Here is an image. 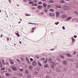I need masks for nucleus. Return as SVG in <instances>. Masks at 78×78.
<instances>
[{"label": "nucleus", "instance_id": "nucleus-62", "mask_svg": "<svg viewBox=\"0 0 78 78\" xmlns=\"http://www.w3.org/2000/svg\"><path fill=\"white\" fill-rule=\"evenodd\" d=\"M46 78H49V76H47L46 77Z\"/></svg>", "mask_w": 78, "mask_h": 78}, {"label": "nucleus", "instance_id": "nucleus-2", "mask_svg": "<svg viewBox=\"0 0 78 78\" xmlns=\"http://www.w3.org/2000/svg\"><path fill=\"white\" fill-rule=\"evenodd\" d=\"M49 16L51 17H54L55 14L53 13H49Z\"/></svg>", "mask_w": 78, "mask_h": 78}, {"label": "nucleus", "instance_id": "nucleus-35", "mask_svg": "<svg viewBox=\"0 0 78 78\" xmlns=\"http://www.w3.org/2000/svg\"><path fill=\"white\" fill-rule=\"evenodd\" d=\"M19 70L20 71H21V72H22V71H23V69H20V68H19Z\"/></svg>", "mask_w": 78, "mask_h": 78}, {"label": "nucleus", "instance_id": "nucleus-34", "mask_svg": "<svg viewBox=\"0 0 78 78\" xmlns=\"http://www.w3.org/2000/svg\"><path fill=\"white\" fill-rule=\"evenodd\" d=\"M25 16H30L31 15L27 13L25 14Z\"/></svg>", "mask_w": 78, "mask_h": 78}, {"label": "nucleus", "instance_id": "nucleus-28", "mask_svg": "<svg viewBox=\"0 0 78 78\" xmlns=\"http://www.w3.org/2000/svg\"><path fill=\"white\" fill-rule=\"evenodd\" d=\"M25 73H26V74H29V72L28 71L26 70Z\"/></svg>", "mask_w": 78, "mask_h": 78}, {"label": "nucleus", "instance_id": "nucleus-41", "mask_svg": "<svg viewBox=\"0 0 78 78\" xmlns=\"http://www.w3.org/2000/svg\"><path fill=\"white\" fill-rule=\"evenodd\" d=\"M76 68H78V63H76Z\"/></svg>", "mask_w": 78, "mask_h": 78}, {"label": "nucleus", "instance_id": "nucleus-25", "mask_svg": "<svg viewBox=\"0 0 78 78\" xmlns=\"http://www.w3.org/2000/svg\"><path fill=\"white\" fill-rule=\"evenodd\" d=\"M29 4H32V5H34V3H33V1L29 2Z\"/></svg>", "mask_w": 78, "mask_h": 78}, {"label": "nucleus", "instance_id": "nucleus-21", "mask_svg": "<svg viewBox=\"0 0 78 78\" xmlns=\"http://www.w3.org/2000/svg\"><path fill=\"white\" fill-rule=\"evenodd\" d=\"M2 63L3 64H4V65L6 64V63H5V61H4V60H2Z\"/></svg>", "mask_w": 78, "mask_h": 78}, {"label": "nucleus", "instance_id": "nucleus-15", "mask_svg": "<svg viewBox=\"0 0 78 78\" xmlns=\"http://www.w3.org/2000/svg\"><path fill=\"white\" fill-rule=\"evenodd\" d=\"M67 16V15H63L62 16V17L63 19H66V17Z\"/></svg>", "mask_w": 78, "mask_h": 78}, {"label": "nucleus", "instance_id": "nucleus-39", "mask_svg": "<svg viewBox=\"0 0 78 78\" xmlns=\"http://www.w3.org/2000/svg\"><path fill=\"white\" fill-rule=\"evenodd\" d=\"M48 61V60H46L44 61V63H45V64H46V63H47V62Z\"/></svg>", "mask_w": 78, "mask_h": 78}, {"label": "nucleus", "instance_id": "nucleus-55", "mask_svg": "<svg viewBox=\"0 0 78 78\" xmlns=\"http://www.w3.org/2000/svg\"><path fill=\"white\" fill-rule=\"evenodd\" d=\"M77 37V36H76V35L74 36V38H76Z\"/></svg>", "mask_w": 78, "mask_h": 78}, {"label": "nucleus", "instance_id": "nucleus-40", "mask_svg": "<svg viewBox=\"0 0 78 78\" xmlns=\"http://www.w3.org/2000/svg\"><path fill=\"white\" fill-rule=\"evenodd\" d=\"M59 23V22H57L56 23H55V25H58Z\"/></svg>", "mask_w": 78, "mask_h": 78}, {"label": "nucleus", "instance_id": "nucleus-37", "mask_svg": "<svg viewBox=\"0 0 78 78\" xmlns=\"http://www.w3.org/2000/svg\"><path fill=\"white\" fill-rule=\"evenodd\" d=\"M60 3L62 4H63V3H64V1H60Z\"/></svg>", "mask_w": 78, "mask_h": 78}, {"label": "nucleus", "instance_id": "nucleus-60", "mask_svg": "<svg viewBox=\"0 0 78 78\" xmlns=\"http://www.w3.org/2000/svg\"><path fill=\"white\" fill-rule=\"evenodd\" d=\"M9 39L8 38H7V41H9Z\"/></svg>", "mask_w": 78, "mask_h": 78}, {"label": "nucleus", "instance_id": "nucleus-63", "mask_svg": "<svg viewBox=\"0 0 78 78\" xmlns=\"http://www.w3.org/2000/svg\"><path fill=\"white\" fill-rule=\"evenodd\" d=\"M0 78H3V77L2 76H0Z\"/></svg>", "mask_w": 78, "mask_h": 78}, {"label": "nucleus", "instance_id": "nucleus-26", "mask_svg": "<svg viewBox=\"0 0 78 78\" xmlns=\"http://www.w3.org/2000/svg\"><path fill=\"white\" fill-rule=\"evenodd\" d=\"M60 56L62 59H64V56L63 55H60Z\"/></svg>", "mask_w": 78, "mask_h": 78}, {"label": "nucleus", "instance_id": "nucleus-19", "mask_svg": "<svg viewBox=\"0 0 78 78\" xmlns=\"http://www.w3.org/2000/svg\"><path fill=\"white\" fill-rule=\"evenodd\" d=\"M44 11L45 12H48V9H46V8H44Z\"/></svg>", "mask_w": 78, "mask_h": 78}, {"label": "nucleus", "instance_id": "nucleus-27", "mask_svg": "<svg viewBox=\"0 0 78 78\" xmlns=\"http://www.w3.org/2000/svg\"><path fill=\"white\" fill-rule=\"evenodd\" d=\"M20 59L21 61H24V58H23V57H20Z\"/></svg>", "mask_w": 78, "mask_h": 78}, {"label": "nucleus", "instance_id": "nucleus-16", "mask_svg": "<svg viewBox=\"0 0 78 78\" xmlns=\"http://www.w3.org/2000/svg\"><path fill=\"white\" fill-rule=\"evenodd\" d=\"M66 55L67 56H68V57H72V55H70V54L69 53H67L66 54Z\"/></svg>", "mask_w": 78, "mask_h": 78}, {"label": "nucleus", "instance_id": "nucleus-29", "mask_svg": "<svg viewBox=\"0 0 78 78\" xmlns=\"http://www.w3.org/2000/svg\"><path fill=\"white\" fill-rule=\"evenodd\" d=\"M5 75L6 76H10L9 74L8 73H6L5 74Z\"/></svg>", "mask_w": 78, "mask_h": 78}, {"label": "nucleus", "instance_id": "nucleus-45", "mask_svg": "<svg viewBox=\"0 0 78 78\" xmlns=\"http://www.w3.org/2000/svg\"><path fill=\"white\" fill-rule=\"evenodd\" d=\"M54 50H55V49L54 48L51 49H50V51H54Z\"/></svg>", "mask_w": 78, "mask_h": 78}, {"label": "nucleus", "instance_id": "nucleus-64", "mask_svg": "<svg viewBox=\"0 0 78 78\" xmlns=\"http://www.w3.org/2000/svg\"><path fill=\"white\" fill-rule=\"evenodd\" d=\"M12 78H17V77H12Z\"/></svg>", "mask_w": 78, "mask_h": 78}, {"label": "nucleus", "instance_id": "nucleus-52", "mask_svg": "<svg viewBox=\"0 0 78 78\" xmlns=\"http://www.w3.org/2000/svg\"><path fill=\"white\" fill-rule=\"evenodd\" d=\"M36 58H39V56L38 55H37L36 56Z\"/></svg>", "mask_w": 78, "mask_h": 78}, {"label": "nucleus", "instance_id": "nucleus-53", "mask_svg": "<svg viewBox=\"0 0 78 78\" xmlns=\"http://www.w3.org/2000/svg\"><path fill=\"white\" fill-rule=\"evenodd\" d=\"M40 13L42 14V15H43V14H44V12H41Z\"/></svg>", "mask_w": 78, "mask_h": 78}, {"label": "nucleus", "instance_id": "nucleus-47", "mask_svg": "<svg viewBox=\"0 0 78 78\" xmlns=\"http://www.w3.org/2000/svg\"><path fill=\"white\" fill-rule=\"evenodd\" d=\"M34 6H37V3H35L34 4Z\"/></svg>", "mask_w": 78, "mask_h": 78}, {"label": "nucleus", "instance_id": "nucleus-57", "mask_svg": "<svg viewBox=\"0 0 78 78\" xmlns=\"http://www.w3.org/2000/svg\"><path fill=\"white\" fill-rule=\"evenodd\" d=\"M37 2V0H34V2L35 3H36Z\"/></svg>", "mask_w": 78, "mask_h": 78}, {"label": "nucleus", "instance_id": "nucleus-36", "mask_svg": "<svg viewBox=\"0 0 78 78\" xmlns=\"http://www.w3.org/2000/svg\"><path fill=\"white\" fill-rule=\"evenodd\" d=\"M8 71L9 72H12V70H11V69L9 68Z\"/></svg>", "mask_w": 78, "mask_h": 78}, {"label": "nucleus", "instance_id": "nucleus-46", "mask_svg": "<svg viewBox=\"0 0 78 78\" xmlns=\"http://www.w3.org/2000/svg\"><path fill=\"white\" fill-rule=\"evenodd\" d=\"M30 60L31 61H31H33V58H30Z\"/></svg>", "mask_w": 78, "mask_h": 78}, {"label": "nucleus", "instance_id": "nucleus-24", "mask_svg": "<svg viewBox=\"0 0 78 78\" xmlns=\"http://www.w3.org/2000/svg\"><path fill=\"white\" fill-rule=\"evenodd\" d=\"M49 2L51 3H54V1L52 0H50L49 1Z\"/></svg>", "mask_w": 78, "mask_h": 78}, {"label": "nucleus", "instance_id": "nucleus-11", "mask_svg": "<svg viewBox=\"0 0 78 78\" xmlns=\"http://www.w3.org/2000/svg\"><path fill=\"white\" fill-rule=\"evenodd\" d=\"M37 8L39 9H42V8H43V7H42V6L41 5H38L37 6Z\"/></svg>", "mask_w": 78, "mask_h": 78}, {"label": "nucleus", "instance_id": "nucleus-56", "mask_svg": "<svg viewBox=\"0 0 78 78\" xmlns=\"http://www.w3.org/2000/svg\"><path fill=\"white\" fill-rule=\"evenodd\" d=\"M7 66H9V63H8V62H7L6 64Z\"/></svg>", "mask_w": 78, "mask_h": 78}, {"label": "nucleus", "instance_id": "nucleus-3", "mask_svg": "<svg viewBox=\"0 0 78 78\" xmlns=\"http://www.w3.org/2000/svg\"><path fill=\"white\" fill-rule=\"evenodd\" d=\"M11 68L12 70H17V68L16 67H15L14 66H11Z\"/></svg>", "mask_w": 78, "mask_h": 78}, {"label": "nucleus", "instance_id": "nucleus-6", "mask_svg": "<svg viewBox=\"0 0 78 78\" xmlns=\"http://www.w3.org/2000/svg\"><path fill=\"white\" fill-rule=\"evenodd\" d=\"M72 19V17L70 16L69 17H68L66 20V21H69L70 20V19Z\"/></svg>", "mask_w": 78, "mask_h": 78}, {"label": "nucleus", "instance_id": "nucleus-51", "mask_svg": "<svg viewBox=\"0 0 78 78\" xmlns=\"http://www.w3.org/2000/svg\"><path fill=\"white\" fill-rule=\"evenodd\" d=\"M76 51L74 52L73 55H76Z\"/></svg>", "mask_w": 78, "mask_h": 78}, {"label": "nucleus", "instance_id": "nucleus-1", "mask_svg": "<svg viewBox=\"0 0 78 78\" xmlns=\"http://www.w3.org/2000/svg\"><path fill=\"white\" fill-rule=\"evenodd\" d=\"M36 65H37V62L36 61L34 60L32 62V65L33 66H36Z\"/></svg>", "mask_w": 78, "mask_h": 78}, {"label": "nucleus", "instance_id": "nucleus-54", "mask_svg": "<svg viewBox=\"0 0 78 78\" xmlns=\"http://www.w3.org/2000/svg\"><path fill=\"white\" fill-rule=\"evenodd\" d=\"M62 28L64 30H65V27H64V26H63Z\"/></svg>", "mask_w": 78, "mask_h": 78}, {"label": "nucleus", "instance_id": "nucleus-58", "mask_svg": "<svg viewBox=\"0 0 78 78\" xmlns=\"http://www.w3.org/2000/svg\"><path fill=\"white\" fill-rule=\"evenodd\" d=\"M11 0H9V3H10L11 4Z\"/></svg>", "mask_w": 78, "mask_h": 78}, {"label": "nucleus", "instance_id": "nucleus-48", "mask_svg": "<svg viewBox=\"0 0 78 78\" xmlns=\"http://www.w3.org/2000/svg\"><path fill=\"white\" fill-rule=\"evenodd\" d=\"M0 67H3L2 63H0Z\"/></svg>", "mask_w": 78, "mask_h": 78}, {"label": "nucleus", "instance_id": "nucleus-44", "mask_svg": "<svg viewBox=\"0 0 78 78\" xmlns=\"http://www.w3.org/2000/svg\"><path fill=\"white\" fill-rule=\"evenodd\" d=\"M39 5H41L42 4V2H40L38 3Z\"/></svg>", "mask_w": 78, "mask_h": 78}, {"label": "nucleus", "instance_id": "nucleus-50", "mask_svg": "<svg viewBox=\"0 0 78 78\" xmlns=\"http://www.w3.org/2000/svg\"><path fill=\"white\" fill-rule=\"evenodd\" d=\"M26 59L27 61H28V60H29V59H28V58L27 57H26Z\"/></svg>", "mask_w": 78, "mask_h": 78}, {"label": "nucleus", "instance_id": "nucleus-12", "mask_svg": "<svg viewBox=\"0 0 78 78\" xmlns=\"http://www.w3.org/2000/svg\"><path fill=\"white\" fill-rule=\"evenodd\" d=\"M71 39L72 41V43L73 44V43H74V42H75V39H74V38H73V37H72Z\"/></svg>", "mask_w": 78, "mask_h": 78}, {"label": "nucleus", "instance_id": "nucleus-18", "mask_svg": "<svg viewBox=\"0 0 78 78\" xmlns=\"http://www.w3.org/2000/svg\"><path fill=\"white\" fill-rule=\"evenodd\" d=\"M74 14H75V15H74L75 16V15H78V12H74Z\"/></svg>", "mask_w": 78, "mask_h": 78}, {"label": "nucleus", "instance_id": "nucleus-30", "mask_svg": "<svg viewBox=\"0 0 78 78\" xmlns=\"http://www.w3.org/2000/svg\"><path fill=\"white\" fill-rule=\"evenodd\" d=\"M34 28L35 27H34V28H32V30H32L31 32H32V33H33V32H34V30H35V29H34Z\"/></svg>", "mask_w": 78, "mask_h": 78}, {"label": "nucleus", "instance_id": "nucleus-49", "mask_svg": "<svg viewBox=\"0 0 78 78\" xmlns=\"http://www.w3.org/2000/svg\"><path fill=\"white\" fill-rule=\"evenodd\" d=\"M16 61H18L19 62H20V60H19V59L18 58L16 59Z\"/></svg>", "mask_w": 78, "mask_h": 78}, {"label": "nucleus", "instance_id": "nucleus-38", "mask_svg": "<svg viewBox=\"0 0 78 78\" xmlns=\"http://www.w3.org/2000/svg\"><path fill=\"white\" fill-rule=\"evenodd\" d=\"M45 60V58H41V61H44Z\"/></svg>", "mask_w": 78, "mask_h": 78}, {"label": "nucleus", "instance_id": "nucleus-13", "mask_svg": "<svg viewBox=\"0 0 78 78\" xmlns=\"http://www.w3.org/2000/svg\"><path fill=\"white\" fill-rule=\"evenodd\" d=\"M63 64L64 66H66L67 65V62L65 60L63 61Z\"/></svg>", "mask_w": 78, "mask_h": 78}, {"label": "nucleus", "instance_id": "nucleus-14", "mask_svg": "<svg viewBox=\"0 0 78 78\" xmlns=\"http://www.w3.org/2000/svg\"><path fill=\"white\" fill-rule=\"evenodd\" d=\"M34 75H37L38 74V72H37V71H35L34 72Z\"/></svg>", "mask_w": 78, "mask_h": 78}, {"label": "nucleus", "instance_id": "nucleus-5", "mask_svg": "<svg viewBox=\"0 0 78 78\" xmlns=\"http://www.w3.org/2000/svg\"><path fill=\"white\" fill-rule=\"evenodd\" d=\"M53 64L51 66V68L52 69H54V67L56 66V64L54 62V63H52Z\"/></svg>", "mask_w": 78, "mask_h": 78}, {"label": "nucleus", "instance_id": "nucleus-10", "mask_svg": "<svg viewBox=\"0 0 78 78\" xmlns=\"http://www.w3.org/2000/svg\"><path fill=\"white\" fill-rule=\"evenodd\" d=\"M63 8L64 9H66V10H67V9H69V7L66 5L64 6Z\"/></svg>", "mask_w": 78, "mask_h": 78}, {"label": "nucleus", "instance_id": "nucleus-4", "mask_svg": "<svg viewBox=\"0 0 78 78\" xmlns=\"http://www.w3.org/2000/svg\"><path fill=\"white\" fill-rule=\"evenodd\" d=\"M48 61L49 63H54V62H53V60H52V59L51 58H49Z\"/></svg>", "mask_w": 78, "mask_h": 78}, {"label": "nucleus", "instance_id": "nucleus-9", "mask_svg": "<svg viewBox=\"0 0 78 78\" xmlns=\"http://www.w3.org/2000/svg\"><path fill=\"white\" fill-rule=\"evenodd\" d=\"M43 6L44 8H47V4L46 3H44L43 4Z\"/></svg>", "mask_w": 78, "mask_h": 78}, {"label": "nucleus", "instance_id": "nucleus-20", "mask_svg": "<svg viewBox=\"0 0 78 78\" xmlns=\"http://www.w3.org/2000/svg\"><path fill=\"white\" fill-rule=\"evenodd\" d=\"M31 77H32L31 76V75H30V74H29L27 76V77L28 78H31Z\"/></svg>", "mask_w": 78, "mask_h": 78}, {"label": "nucleus", "instance_id": "nucleus-22", "mask_svg": "<svg viewBox=\"0 0 78 78\" xmlns=\"http://www.w3.org/2000/svg\"><path fill=\"white\" fill-rule=\"evenodd\" d=\"M56 8H59L60 9L61 8V6H59V5H56Z\"/></svg>", "mask_w": 78, "mask_h": 78}, {"label": "nucleus", "instance_id": "nucleus-33", "mask_svg": "<svg viewBox=\"0 0 78 78\" xmlns=\"http://www.w3.org/2000/svg\"><path fill=\"white\" fill-rule=\"evenodd\" d=\"M10 62L12 64H14V62L13 61H11Z\"/></svg>", "mask_w": 78, "mask_h": 78}, {"label": "nucleus", "instance_id": "nucleus-31", "mask_svg": "<svg viewBox=\"0 0 78 78\" xmlns=\"http://www.w3.org/2000/svg\"><path fill=\"white\" fill-rule=\"evenodd\" d=\"M44 67L45 68H48V65L47 64H45L44 65Z\"/></svg>", "mask_w": 78, "mask_h": 78}, {"label": "nucleus", "instance_id": "nucleus-42", "mask_svg": "<svg viewBox=\"0 0 78 78\" xmlns=\"http://www.w3.org/2000/svg\"><path fill=\"white\" fill-rule=\"evenodd\" d=\"M27 63H28V64H30V63H31V62H30V61H29V60H27Z\"/></svg>", "mask_w": 78, "mask_h": 78}, {"label": "nucleus", "instance_id": "nucleus-17", "mask_svg": "<svg viewBox=\"0 0 78 78\" xmlns=\"http://www.w3.org/2000/svg\"><path fill=\"white\" fill-rule=\"evenodd\" d=\"M29 68L30 70H32L33 69V67L32 66H29Z\"/></svg>", "mask_w": 78, "mask_h": 78}, {"label": "nucleus", "instance_id": "nucleus-32", "mask_svg": "<svg viewBox=\"0 0 78 78\" xmlns=\"http://www.w3.org/2000/svg\"><path fill=\"white\" fill-rule=\"evenodd\" d=\"M16 35H17V36H18V37H20V34H19V33H16Z\"/></svg>", "mask_w": 78, "mask_h": 78}, {"label": "nucleus", "instance_id": "nucleus-59", "mask_svg": "<svg viewBox=\"0 0 78 78\" xmlns=\"http://www.w3.org/2000/svg\"><path fill=\"white\" fill-rule=\"evenodd\" d=\"M41 1H42V2H45L46 0H41Z\"/></svg>", "mask_w": 78, "mask_h": 78}, {"label": "nucleus", "instance_id": "nucleus-23", "mask_svg": "<svg viewBox=\"0 0 78 78\" xmlns=\"http://www.w3.org/2000/svg\"><path fill=\"white\" fill-rule=\"evenodd\" d=\"M50 11H51V12H55V11L54 10L52 9H50Z\"/></svg>", "mask_w": 78, "mask_h": 78}, {"label": "nucleus", "instance_id": "nucleus-61", "mask_svg": "<svg viewBox=\"0 0 78 78\" xmlns=\"http://www.w3.org/2000/svg\"><path fill=\"white\" fill-rule=\"evenodd\" d=\"M60 12H61V13H62H62H63V12H62V11H60Z\"/></svg>", "mask_w": 78, "mask_h": 78}, {"label": "nucleus", "instance_id": "nucleus-7", "mask_svg": "<svg viewBox=\"0 0 78 78\" xmlns=\"http://www.w3.org/2000/svg\"><path fill=\"white\" fill-rule=\"evenodd\" d=\"M37 64L38 66H39L40 67H41V66H42V64L41 63V61H38L37 62Z\"/></svg>", "mask_w": 78, "mask_h": 78}, {"label": "nucleus", "instance_id": "nucleus-43", "mask_svg": "<svg viewBox=\"0 0 78 78\" xmlns=\"http://www.w3.org/2000/svg\"><path fill=\"white\" fill-rule=\"evenodd\" d=\"M1 69L2 70H3L4 71H5V68L4 67L2 68Z\"/></svg>", "mask_w": 78, "mask_h": 78}, {"label": "nucleus", "instance_id": "nucleus-8", "mask_svg": "<svg viewBox=\"0 0 78 78\" xmlns=\"http://www.w3.org/2000/svg\"><path fill=\"white\" fill-rule=\"evenodd\" d=\"M56 17H58L59 16V15H60V14L59 13V12H56Z\"/></svg>", "mask_w": 78, "mask_h": 78}]
</instances>
